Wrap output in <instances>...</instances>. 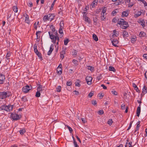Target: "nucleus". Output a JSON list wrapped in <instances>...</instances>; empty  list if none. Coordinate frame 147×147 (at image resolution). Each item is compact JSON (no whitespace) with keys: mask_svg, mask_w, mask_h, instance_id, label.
<instances>
[{"mask_svg":"<svg viewBox=\"0 0 147 147\" xmlns=\"http://www.w3.org/2000/svg\"><path fill=\"white\" fill-rule=\"evenodd\" d=\"M9 92H0V99H4L9 96V94H8Z\"/></svg>","mask_w":147,"mask_h":147,"instance_id":"f257e3e1","label":"nucleus"},{"mask_svg":"<svg viewBox=\"0 0 147 147\" xmlns=\"http://www.w3.org/2000/svg\"><path fill=\"white\" fill-rule=\"evenodd\" d=\"M32 88V87L31 86H29L27 85L24 86L22 88V90L24 92L27 93Z\"/></svg>","mask_w":147,"mask_h":147,"instance_id":"f03ea898","label":"nucleus"},{"mask_svg":"<svg viewBox=\"0 0 147 147\" xmlns=\"http://www.w3.org/2000/svg\"><path fill=\"white\" fill-rule=\"evenodd\" d=\"M120 28L123 29H126L128 27H129V25H128L127 22L124 21L122 25H120Z\"/></svg>","mask_w":147,"mask_h":147,"instance_id":"7ed1b4c3","label":"nucleus"},{"mask_svg":"<svg viewBox=\"0 0 147 147\" xmlns=\"http://www.w3.org/2000/svg\"><path fill=\"white\" fill-rule=\"evenodd\" d=\"M11 117L13 120H18L20 118V116L16 113H12L11 114Z\"/></svg>","mask_w":147,"mask_h":147,"instance_id":"20e7f679","label":"nucleus"},{"mask_svg":"<svg viewBox=\"0 0 147 147\" xmlns=\"http://www.w3.org/2000/svg\"><path fill=\"white\" fill-rule=\"evenodd\" d=\"M92 80V78L90 76H87L86 78V81L88 85H90L91 84Z\"/></svg>","mask_w":147,"mask_h":147,"instance_id":"39448f33","label":"nucleus"},{"mask_svg":"<svg viewBox=\"0 0 147 147\" xmlns=\"http://www.w3.org/2000/svg\"><path fill=\"white\" fill-rule=\"evenodd\" d=\"M5 80V76L2 74H0V84H2Z\"/></svg>","mask_w":147,"mask_h":147,"instance_id":"423d86ee","label":"nucleus"},{"mask_svg":"<svg viewBox=\"0 0 147 147\" xmlns=\"http://www.w3.org/2000/svg\"><path fill=\"white\" fill-rule=\"evenodd\" d=\"M83 18L84 19L85 21L88 23L90 22V19L88 17H87L86 15V13L85 12H83Z\"/></svg>","mask_w":147,"mask_h":147,"instance_id":"0eeeda50","label":"nucleus"},{"mask_svg":"<svg viewBox=\"0 0 147 147\" xmlns=\"http://www.w3.org/2000/svg\"><path fill=\"white\" fill-rule=\"evenodd\" d=\"M111 42L113 46L115 47L117 46V45L118 43V41L117 39H114L113 40H111Z\"/></svg>","mask_w":147,"mask_h":147,"instance_id":"6e6552de","label":"nucleus"},{"mask_svg":"<svg viewBox=\"0 0 147 147\" xmlns=\"http://www.w3.org/2000/svg\"><path fill=\"white\" fill-rule=\"evenodd\" d=\"M141 107L140 105H139V106L137 107V116L139 117L140 113Z\"/></svg>","mask_w":147,"mask_h":147,"instance_id":"1a4fd4ad","label":"nucleus"},{"mask_svg":"<svg viewBox=\"0 0 147 147\" xmlns=\"http://www.w3.org/2000/svg\"><path fill=\"white\" fill-rule=\"evenodd\" d=\"M142 94L141 95H144L147 92V88L145 85H144L143 88L142 89Z\"/></svg>","mask_w":147,"mask_h":147,"instance_id":"9d476101","label":"nucleus"},{"mask_svg":"<svg viewBox=\"0 0 147 147\" xmlns=\"http://www.w3.org/2000/svg\"><path fill=\"white\" fill-rule=\"evenodd\" d=\"M98 1L97 0H95V1H93L92 3L91 4L90 7H92V8H93L97 4V2Z\"/></svg>","mask_w":147,"mask_h":147,"instance_id":"9b49d317","label":"nucleus"},{"mask_svg":"<svg viewBox=\"0 0 147 147\" xmlns=\"http://www.w3.org/2000/svg\"><path fill=\"white\" fill-rule=\"evenodd\" d=\"M128 15V11L127 10V11H123L122 13V17H127Z\"/></svg>","mask_w":147,"mask_h":147,"instance_id":"f8f14e48","label":"nucleus"},{"mask_svg":"<svg viewBox=\"0 0 147 147\" xmlns=\"http://www.w3.org/2000/svg\"><path fill=\"white\" fill-rule=\"evenodd\" d=\"M49 16H48L49 17V20L51 21V20H53L54 18V14H51L49 15Z\"/></svg>","mask_w":147,"mask_h":147,"instance_id":"ddd939ff","label":"nucleus"},{"mask_svg":"<svg viewBox=\"0 0 147 147\" xmlns=\"http://www.w3.org/2000/svg\"><path fill=\"white\" fill-rule=\"evenodd\" d=\"M7 108V106L5 105H3L1 106L0 107V108L1 110H5L6 111H7V110L8 109Z\"/></svg>","mask_w":147,"mask_h":147,"instance_id":"4468645a","label":"nucleus"},{"mask_svg":"<svg viewBox=\"0 0 147 147\" xmlns=\"http://www.w3.org/2000/svg\"><path fill=\"white\" fill-rule=\"evenodd\" d=\"M34 52L36 53V55H37L39 58L42 59V58L41 53L39 52L38 50H37V51H35Z\"/></svg>","mask_w":147,"mask_h":147,"instance_id":"2eb2a0df","label":"nucleus"},{"mask_svg":"<svg viewBox=\"0 0 147 147\" xmlns=\"http://www.w3.org/2000/svg\"><path fill=\"white\" fill-rule=\"evenodd\" d=\"M124 20L122 19H120L118 20V24L120 25H122Z\"/></svg>","mask_w":147,"mask_h":147,"instance_id":"dca6fc26","label":"nucleus"},{"mask_svg":"<svg viewBox=\"0 0 147 147\" xmlns=\"http://www.w3.org/2000/svg\"><path fill=\"white\" fill-rule=\"evenodd\" d=\"M63 29H62V28H59V32L60 34V36L61 38L63 36Z\"/></svg>","mask_w":147,"mask_h":147,"instance_id":"f3484780","label":"nucleus"},{"mask_svg":"<svg viewBox=\"0 0 147 147\" xmlns=\"http://www.w3.org/2000/svg\"><path fill=\"white\" fill-rule=\"evenodd\" d=\"M123 35L124 37H127L129 35L127 32L124 30L123 32Z\"/></svg>","mask_w":147,"mask_h":147,"instance_id":"a211bd4d","label":"nucleus"},{"mask_svg":"<svg viewBox=\"0 0 147 147\" xmlns=\"http://www.w3.org/2000/svg\"><path fill=\"white\" fill-rule=\"evenodd\" d=\"M92 37L94 40L96 41H97L98 40V38L97 36L95 34H93L92 35Z\"/></svg>","mask_w":147,"mask_h":147,"instance_id":"6ab92c4d","label":"nucleus"},{"mask_svg":"<svg viewBox=\"0 0 147 147\" xmlns=\"http://www.w3.org/2000/svg\"><path fill=\"white\" fill-rule=\"evenodd\" d=\"M146 34L145 33H144L143 32L141 31L140 32L139 34V36L140 37H143Z\"/></svg>","mask_w":147,"mask_h":147,"instance_id":"aec40b11","label":"nucleus"},{"mask_svg":"<svg viewBox=\"0 0 147 147\" xmlns=\"http://www.w3.org/2000/svg\"><path fill=\"white\" fill-rule=\"evenodd\" d=\"M11 55V53H8L6 55V58L7 59V60H6V61L7 62H9V57Z\"/></svg>","mask_w":147,"mask_h":147,"instance_id":"412c9836","label":"nucleus"},{"mask_svg":"<svg viewBox=\"0 0 147 147\" xmlns=\"http://www.w3.org/2000/svg\"><path fill=\"white\" fill-rule=\"evenodd\" d=\"M7 109H8L7 110V111H11L12 110L13 108V105H8L7 106Z\"/></svg>","mask_w":147,"mask_h":147,"instance_id":"4be33fe9","label":"nucleus"},{"mask_svg":"<svg viewBox=\"0 0 147 147\" xmlns=\"http://www.w3.org/2000/svg\"><path fill=\"white\" fill-rule=\"evenodd\" d=\"M69 41V40L67 38L65 39L64 41V45H67Z\"/></svg>","mask_w":147,"mask_h":147,"instance_id":"5701e85b","label":"nucleus"},{"mask_svg":"<svg viewBox=\"0 0 147 147\" xmlns=\"http://www.w3.org/2000/svg\"><path fill=\"white\" fill-rule=\"evenodd\" d=\"M43 20L44 22H46L47 20H49V17L48 15L45 16L43 18Z\"/></svg>","mask_w":147,"mask_h":147,"instance_id":"b1692460","label":"nucleus"},{"mask_svg":"<svg viewBox=\"0 0 147 147\" xmlns=\"http://www.w3.org/2000/svg\"><path fill=\"white\" fill-rule=\"evenodd\" d=\"M49 34L50 36V38L51 39H54L55 38V36L53 34H51L50 32H49Z\"/></svg>","mask_w":147,"mask_h":147,"instance_id":"393cba45","label":"nucleus"},{"mask_svg":"<svg viewBox=\"0 0 147 147\" xmlns=\"http://www.w3.org/2000/svg\"><path fill=\"white\" fill-rule=\"evenodd\" d=\"M72 137L74 140V142L75 147H79V146L77 144L75 140V139L73 137Z\"/></svg>","mask_w":147,"mask_h":147,"instance_id":"a878e982","label":"nucleus"},{"mask_svg":"<svg viewBox=\"0 0 147 147\" xmlns=\"http://www.w3.org/2000/svg\"><path fill=\"white\" fill-rule=\"evenodd\" d=\"M65 53H64V52H61L60 53V57L62 59H63L64 57V55Z\"/></svg>","mask_w":147,"mask_h":147,"instance_id":"bb28decb","label":"nucleus"},{"mask_svg":"<svg viewBox=\"0 0 147 147\" xmlns=\"http://www.w3.org/2000/svg\"><path fill=\"white\" fill-rule=\"evenodd\" d=\"M13 11L15 12H17L18 11V8L16 6H14L13 7Z\"/></svg>","mask_w":147,"mask_h":147,"instance_id":"cd10ccee","label":"nucleus"},{"mask_svg":"<svg viewBox=\"0 0 147 147\" xmlns=\"http://www.w3.org/2000/svg\"><path fill=\"white\" fill-rule=\"evenodd\" d=\"M109 70L110 71H113V72H115V68L111 66L109 67Z\"/></svg>","mask_w":147,"mask_h":147,"instance_id":"c85d7f7f","label":"nucleus"},{"mask_svg":"<svg viewBox=\"0 0 147 147\" xmlns=\"http://www.w3.org/2000/svg\"><path fill=\"white\" fill-rule=\"evenodd\" d=\"M101 19L102 20H104L105 19L104 13H101Z\"/></svg>","mask_w":147,"mask_h":147,"instance_id":"c756f323","label":"nucleus"},{"mask_svg":"<svg viewBox=\"0 0 147 147\" xmlns=\"http://www.w3.org/2000/svg\"><path fill=\"white\" fill-rule=\"evenodd\" d=\"M57 71L58 73L59 74V75H61L62 73V69L61 68H59V69H58L57 68Z\"/></svg>","mask_w":147,"mask_h":147,"instance_id":"7c9ffc66","label":"nucleus"},{"mask_svg":"<svg viewBox=\"0 0 147 147\" xmlns=\"http://www.w3.org/2000/svg\"><path fill=\"white\" fill-rule=\"evenodd\" d=\"M80 82L79 80H78V81H76L75 82V85L76 86H78V87L80 86Z\"/></svg>","mask_w":147,"mask_h":147,"instance_id":"2f4dec72","label":"nucleus"},{"mask_svg":"<svg viewBox=\"0 0 147 147\" xmlns=\"http://www.w3.org/2000/svg\"><path fill=\"white\" fill-rule=\"evenodd\" d=\"M25 18V21L28 24L29 23V16L28 15Z\"/></svg>","mask_w":147,"mask_h":147,"instance_id":"473e14b6","label":"nucleus"},{"mask_svg":"<svg viewBox=\"0 0 147 147\" xmlns=\"http://www.w3.org/2000/svg\"><path fill=\"white\" fill-rule=\"evenodd\" d=\"M61 87L60 86H58L56 88V91L58 92H59L61 91Z\"/></svg>","mask_w":147,"mask_h":147,"instance_id":"72a5a7b5","label":"nucleus"},{"mask_svg":"<svg viewBox=\"0 0 147 147\" xmlns=\"http://www.w3.org/2000/svg\"><path fill=\"white\" fill-rule=\"evenodd\" d=\"M40 92H39V91H38L36 93L35 95L37 97H38L40 96Z\"/></svg>","mask_w":147,"mask_h":147,"instance_id":"f704fd0d","label":"nucleus"},{"mask_svg":"<svg viewBox=\"0 0 147 147\" xmlns=\"http://www.w3.org/2000/svg\"><path fill=\"white\" fill-rule=\"evenodd\" d=\"M142 13V12L141 11H138V12L137 14H136L135 15V16L136 17H137L139 16Z\"/></svg>","mask_w":147,"mask_h":147,"instance_id":"c9c22d12","label":"nucleus"},{"mask_svg":"<svg viewBox=\"0 0 147 147\" xmlns=\"http://www.w3.org/2000/svg\"><path fill=\"white\" fill-rule=\"evenodd\" d=\"M21 135L23 134L24 133H25L26 130L24 129H22L19 131Z\"/></svg>","mask_w":147,"mask_h":147,"instance_id":"e433bc0d","label":"nucleus"},{"mask_svg":"<svg viewBox=\"0 0 147 147\" xmlns=\"http://www.w3.org/2000/svg\"><path fill=\"white\" fill-rule=\"evenodd\" d=\"M60 28H62V29L63 28V26H64V24H63V21L61 22L60 23Z\"/></svg>","mask_w":147,"mask_h":147,"instance_id":"4c0bfd02","label":"nucleus"},{"mask_svg":"<svg viewBox=\"0 0 147 147\" xmlns=\"http://www.w3.org/2000/svg\"><path fill=\"white\" fill-rule=\"evenodd\" d=\"M72 82L71 81H68L67 82L66 84L67 86H70L72 85Z\"/></svg>","mask_w":147,"mask_h":147,"instance_id":"58836bf2","label":"nucleus"},{"mask_svg":"<svg viewBox=\"0 0 147 147\" xmlns=\"http://www.w3.org/2000/svg\"><path fill=\"white\" fill-rule=\"evenodd\" d=\"M56 0H54L53 3L51 5V7L50 8V10H52L53 9H52V8L53 7V6L55 3V1H56Z\"/></svg>","mask_w":147,"mask_h":147,"instance_id":"ea45409f","label":"nucleus"},{"mask_svg":"<svg viewBox=\"0 0 147 147\" xmlns=\"http://www.w3.org/2000/svg\"><path fill=\"white\" fill-rule=\"evenodd\" d=\"M139 22L140 23H141V25L142 26L143 28L145 27V26L144 23V22L143 20L140 21Z\"/></svg>","mask_w":147,"mask_h":147,"instance_id":"a19ab883","label":"nucleus"},{"mask_svg":"<svg viewBox=\"0 0 147 147\" xmlns=\"http://www.w3.org/2000/svg\"><path fill=\"white\" fill-rule=\"evenodd\" d=\"M113 121L112 120V119H109V120L108 121V123L110 125H111L113 123Z\"/></svg>","mask_w":147,"mask_h":147,"instance_id":"79ce46f5","label":"nucleus"},{"mask_svg":"<svg viewBox=\"0 0 147 147\" xmlns=\"http://www.w3.org/2000/svg\"><path fill=\"white\" fill-rule=\"evenodd\" d=\"M88 69L90 70L91 71H93L94 70V67L92 66H88Z\"/></svg>","mask_w":147,"mask_h":147,"instance_id":"37998d69","label":"nucleus"},{"mask_svg":"<svg viewBox=\"0 0 147 147\" xmlns=\"http://www.w3.org/2000/svg\"><path fill=\"white\" fill-rule=\"evenodd\" d=\"M50 28L53 32H55V28L53 25H51L50 26Z\"/></svg>","mask_w":147,"mask_h":147,"instance_id":"c03bdc74","label":"nucleus"},{"mask_svg":"<svg viewBox=\"0 0 147 147\" xmlns=\"http://www.w3.org/2000/svg\"><path fill=\"white\" fill-rule=\"evenodd\" d=\"M103 113H104V111H103V110H100L98 111V114H99V115H102L103 114Z\"/></svg>","mask_w":147,"mask_h":147,"instance_id":"a18cd8bd","label":"nucleus"},{"mask_svg":"<svg viewBox=\"0 0 147 147\" xmlns=\"http://www.w3.org/2000/svg\"><path fill=\"white\" fill-rule=\"evenodd\" d=\"M111 92L114 95H117V92L115 91H112Z\"/></svg>","mask_w":147,"mask_h":147,"instance_id":"49530a36","label":"nucleus"},{"mask_svg":"<svg viewBox=\"0 0 147 147\" xmlns=\"http://www.w3.org/2000/svg\"><path fill=\"white\" fill-rule=\"evenodd\" d=\"M92 104L94 105H96L97 102L96 100H93L92 101Z\"/></svg>","mask_w":147,"mask_h":147,"instance_id":"de8ad7c7","label":"nucleus"},{"mask_svg":"<svg viewBox=\"0 0 147 147\" xmlns=\"http://www.w3.org/2000/svg\"><path fill=\"white\" fill-rule=\"evenodd\" d=\"M119 35V33H116V34H113L112 35L113 38H115L117 37Z\"/></svg>","mask_w":147,"mask_h":147,"instance_id":"09e8293b","label":"nucleus"},{"mask_svg":"<svg viewBox=\"0 0 147 147\" xmlns=\"http://www.w3.org/2000/svg\"><path fill=\"white\" fill-rule=\"evenodd\" d=\"M53 47H54L53 45H51L50 47L49 50L52 52L53 50V49H54Z\"/></svg>","mask_w":147,"mask_h":147,"instance_id":"8fccbe9b","label":"nucleus"},{"mask_svg":"<svg viewBox=\"0 0 147 147\" xmlns=\"http://www.w3.org/2000/svg\"><path fill=\"white\" fill-rule=\"evenodd\" d=\"M37 45L36 44H34V51H37Z\"/></svg>","mask_w":147,"mask_h":147,"instance_id":"3c124183","label":"nucleus"},{"mask_svg":"<svg viewBox=\"0 0 147 147\" xmlns=\"http://www.w3.org/2000/svg\"><path fill=\"white\" fill-rule=\"evenodd\" d=\"M67 128H68V129H69L70 133H71L73 131V130H72V129L69 126H67Z\"/></svg>","mask_w":147,"mask_h":147,"instance_id":"603ef678","label":"nucleus"},{"mask_svg":"<svg viewBox=\"0 0 147 147\" xmlns=\"http://www.w3.org/2000/svg\"><path fill=\"white\" fill-rule=\"evenodd\" d=\"M94 94V93L93 92H90L88 94V96L90 98L91 97H92V96H93Z\"/></svg>","mask_w":147,"mask_h":147,"instance_id":"864d4df0","label":"nucleus"},{"mask_svg":"<svg viewBox=\"0 0 147 147\" xmlns=\"http://www.w3.org/2000/svg\"><path fill=\"white\" fill-rule=\"evenodd\" d=\"M133 122V121H131L130 122L129 125V127H128V128L127 129V130H129V129H130V128H131V126L132 124V123Z\"/></svg>","mask_w":147,"mask_h":147,"instance_id":"5fc2aeb1","label":"nucleus"},{"mask_svg":"<svg viewBox=\"0 0 147 147\" xmlns=\"http://www.w3.org/2000/svg\"><path fill=\"white\" fill-rule=\"evenodd\" d=\"M72 62L75 64H77L78 61L74 59L73 60Z\"/></svg>","mask_w":147,"mask_h":147,"instance_id":"6e6d98bb","label":"nucleus"},{"mask_svg":"<svg viewBox=\"0 0 147 147\" xmlns=\"http://www.w3.org/2000/svg\"><path fill=\"white\" fill-rule=\"evenodd\" d=\"M104 95V94L102 93H99L98 94V96L99 97H103Z\"/></svg>","mask_w":147,"mask_h":147,"instance_id":"4d7b16f0","label":"nucleus"},{"mask_svg":"<svg viewBox=\"0 0 147 147\" xmlns=\"http://www.w3.org/2000/svg\"><path fill=\"white\" fill-rule=\"evenodd\" d=\"M121 108L122 109H125V105L123 104H122L121 105Z\"/></svg>","mask_w":147,"mask_h":147,"instance_id":"13d9d810","label":"nucleus"},{"mask_svg":"<svg viewBox=\"0 0 147 147\" xmlns=\"http://www.w3.org/2000/svg\"><path fill=\"white\" fill-rule=\"evenodd\" d=\"M41 31H38V32H37L36 33V37H37V39L38 38V34H39V33H41Z\"/></svg>","mask_w":147,"mask_h":147,"instance_id":"bf43d9fd","label":"nucleus"},{"mask_svg":"<svg viewBox=\"0 0 147 147\" xmlns=\"http://www.w3.org/2000/svg\"><path fill=\"white\" fill-rule=\"evenodd\" d=\"M55 39H56V40H57L58 42L59 41V39L58 35H57L56 36H55Z\"/></svg>","mask_w":147,"mask_h":147,"instance_id":"052dcab7","label":"nucleus"},{"mask_svg":"<svg viewBox=\"0 0 147 147\" xmlns=\"http://www.w3.org/2000/svg\"><path fill=\"white\" fill-rule=\"evenodd\" d=\"M101 87H103V89H107V87H106V86H105V85H104V84H101Z\"/></svg>","mask_w":147,"mask_h":147,"instance_id":"680f3d73","label":"nucleus"},{"mask_svg":"<svg viewBox=\"0 0 147 147\" xmlns=\"http://www.w3.org/2000/svg\"><path fill=\"white\" fill-rule=\"evenodd\" d=\"M117 12L115 11H113L112 12V14L113 16H115L117 13Z\"/></svg>","mask_w":147,"mask_h":147,"instance_id":"e2e57ef3","label":"nucleus"},{"mask_svg":"<svg viewBox=\"0 0 147 147\" xmlns=\"http://www.w3.org/2000/svg\"><path fill=\"white\" fill-rule=\"evenodd\" d=\"M101 74H100L97 77V79L98 80H100L101 79Z\"/></svg>","mask_w":147,"mask_h":147,"instance_id":"0e129e2a","label":"nucleus"},{"mask_svg":"<svg viewBox=\"0 0 147 147\" xmlns=\"http://www.w3.org/2000/svg\"><path fill=\"white\" fill-rule=\"evenodd\" d=\"M117 19L116 18H114L112 20V22L114 23H116L117 22Z\"/></svg>","mask_w":147,"mask_h":147,"instance_id":"69168bd1","label":"nucleus"},{"mask_svg":"<svg viewBox=\"0 0 147 147\" xmlns=\"http://www.w3.org/2000/svg\"><path fill=\"white\" fill-rule=\"evenodd\" d=\"M132 85L133 86L134 88V89L136 88L137 87V85L134 83H133Z\"/></svg>","mask_w":147,"mask_h":147,"instance_id":"338daca9","label":"nucleus"},{"mask_svg":"<svg viewBox=\"0 0 147 147\" xmlns=\"http://www.w3.org/2000/svg\"><path fill=\"white\" fill-rule=\"evenodd\" d=\"M143 57H144V58L147 59V54H144Z\"/></svg>","mask_w":147,"mask_h":147,"instance_id":"774afa93","label":"nucleus"}]
</instances>
